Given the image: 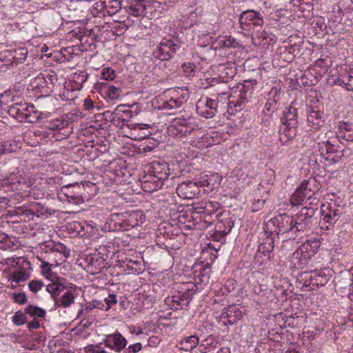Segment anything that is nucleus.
<instances>
[{
  "instance_id": "f257e3e1",
  "label": "nucleus",
  "mask_w": 353,
  "mask_h": 353,
  "mask_svg": "<svg viewBox=\"0 0 353 353\" xmlns=\"http://www.w3.org/2000/svg\"><path fill=\"white\" fill-rule=\"evenodd\" d=\"M132 117V111L126 109L125 105H121L111 113L110 119L114 125L128 129L129 138L135 141L148 139L151 134L150 125L144 123H132L128 119Z\"/></svg>"
},
{
  "instance_id": "f03ea898",
  "label": "nucleus",
  "mask_w": 353,
  "mask_h": 353,
  "mask_svg": "<svg viewBox=\"0 0 353 353\" xmlns=\"http://www.w3.org/2000/svg\"><path fill=\"white\" fill-rule=\"evenodd\" d=\"M169 168L166 163L154 161L149 165L148 174L143 176L141 188L145 192H152L160 189L168 179Z\"/></svg>"
},
{
  "instance_id": "7ed1b4c3",
  "label": "nucleus",
  "mask_w": 353,
  "mask_h": 353,
  "mask_svg": "<svg viewBox=\"0 0 353 353\" xmlns=\"http://www.w3.org/2000/svg\"><path fill=\"white\" fill-rule=\"evenodd\" d=\"M170 130L180 137L193 135L192 138L201 139L203 136V130L199 128L192 114L174 119Z\"/></svg>"
},
{
  "instance_id": "20e7f679",
  "label": "nucleus",
  "mask_w": 353,
  "mask_h": 353,
  "mask_svg": "<svg viewBox=\"0 0 353 353\" xmlns=\"http://www.w3.org/2000/svg\"><path fill=\"white\" fill-rule=\"evenodd\" d=\"M31 185L30 177L18 169L6 176L0 174V190L5 192L23 191Z\"/></svg>"
},
{
  "instance_id": "39448f33",
  "label": "nucleus",
  "mask_w": 353,
  "mask_h": 353,
  "mask_svg": "<svg viewBox=\"0 0 353 353\" xmlns=\"http://www.w3.org/2000/svg\"><path fill=\"white\" fill-rule=\"evenodd\" d=\"M297 110L290 108L281 118V125L280 126L279 141L282 145H287L293 140L297 133Z\"/></svg>"
},
{
  "instance_id": "423d86ee",
  "label": "nucleus",
  "mask_w": 353,
  "mask_h": 353,
  "mask_svg": "<svg viewBox=\"0 0 353 353\" xmlns=\"http://www.w3.org/2000/svg\"><path fill=\"white\" fill-rule=\"evenodd\" d=\"M69 121L61 116L48 123L46 126L47 131L43 132V137L46 141L54 139L55 141H61L66 139L72 133V128L69 127Z\"/></svg>"
},
{
  "instance_id": "0eeeda50",
  "label": "nucleus",
  "mask_w": 353,
  "mask_h": 353,
  "mask_svg": "<svg viewBox=\"0 0 353 353\" xmlns=\"http://www.w3.org/2000/svg\"><path fill=\"white\" fill-rule=\"evenodd\" d=\"M293 219L286 214H279L267 222L264 230L265 234H288L289 238H294V232L292 225Z\"/></svg>"
},
{
  "instance_id": "6e6552de",
  "label": "nucleus",
  "mask_w": 353,
  "mask_h": 353,
  "mask_svg": "<svg viewBox=\"0 0 353 353\" xmlns=\"http://www.w3.org/2000/svg\"><path fill=\"white\" fill-rule=\"evenodd\" d=\"M320 245V241L317 238L309 239L302 243L292 255L294 265L301 268L306 265L312 256L317 252Z\"/></svg>"
},
{
  "instance_id": "1a4fd4ad",
  "label": "nucleus",
  "mask_w": 353,
  "mask_h": 353,
  "mask_svg": "<svg viewBox=\"0 0 353 353\" xmlns=\"http://www.w3.org/2000/svg\"><path fill=\"white\" fill-rule=\"evenodd\" d=\"M8 114L20 122L34 123L41 117V113L35 107L26 102L15 103L10 105Z\"/></svg>"
},
{
  "instance_id": "9d476101",
  "label": "nucleus",
  "mask_w": 353,
  "mask_h": 353,
  "mask_svg": "<svg viewBox=\"0 0 353 353\" xmlns=\"http://www.w3.org/2000/svg\"><path fill=\"white\" fill-rule=\"evenodd\" d=\"M312 207H304L294 216H291L293 219L292 225L294 232V237L298 236V234L301 232H304L310 230L312 217L314 215L315 210Z\"/></svg>"
},
{
  "instance_id": "9b49d317",
  "label": "nucleus",
  "mask_w": 353,
  "mask_h": 353,
  "mask_svg": "<svg viewBox=\"0 0 353 353\" xmlns=\"http://www.w3.org/2000/svg\"><path fill=\"white\" fill-rule=\"evenodd\" d=\"M321 210L320 224L321 228L325 230H329L330 227H333L343 212V207L336 205L335 203H329L327 205L323 204Z\"/></svg>"
},
{
  "instance_id": "f8f14e48",
  "label": "nucleus",
  "mask_w": 353,
  "mask_h": 353,
  "mask_svg": "<svg viewBox=\"0 0 353 353\" xmlns=\"http://www.w3.org/2000/svg\"><path fill=\"white\" fill-rule=\"evenodd\" d=\"M179 48L178 44L168 39H163L159 45L153 51V55L155 58L162 61L169 60L176 52Z\"/></svg>"
},
{
  "instance_id": "ddd939ff",
  "label": "nucleus",
  "mask_w": 353,
  "mask_h": 353,
  "mask_svg": "<svg viewBox=\"0 0 353 353\" xmlns=\"http://www.w3.org/2000/svg\"><path fill=\"white\" fill-rule=\"evenodd\" d=\"M218 102L215 99L204 98L199 99L196 105L197 113L206 119L214 117L217 112Z\"/></svg>"
},
{
  "instance_id": "4468645a",
  "label": "nucleus",
  "mask_w": 353,
  "mask_h": 353,
  "mask_svg": "<svg viewBox=\"0 0 353 353\" xmlns=\"http://www.w3.org/2000/svg\"><path fill=\"white\" fill-rule=\"evenodd\" d=\"M324 148L320 150L321 156L330 163L339 162L344 156L345 150H340L339 147L332 143L330 141L323 143Z\"/></svg>"
},
{
  "instance_id": "2eb2a0df",
  "label": "nucleus",
  "mask_w": 353,
  "mask_h": 353,
  "mask_svg": "<svg viewBox=\"0 0 353 353\" xmlns=\"http://www.w3.org/2000/svg\"><path fill=\"white\" fill-rule=\"evenodd\" d=\"M300 190H301L307 197V200H312L310 204H317L319 199L316 196L319 193L320 189V185L316 183V181L314 178H310L309 179L304 180L299 186Z\"/></svg>"
},
{
  "instance_id": "dca6fc26",
  "label": "nucleus",
  "mask_w": 353,
  "mask_h": 353,
  "mask_svg": "<svg viewBox=\"0 0 353 353\" xmlns=\"http://www.w3.org/2000/svg\"><path fill=\"white\" fill-rule=\"evenodd\" d=\"M239 23L242 26L248 27H261L263 24V18L262 14L254 10H248L243 12L239 17Z\"/></svg>"
},
{
  "instance_id": "f3484780",
  "label": "nucleus",
  "mask_w": 353,
  "mask_h": 353,
  "mask_svg": "<svg viewBox=\"0 0 353 353\" xmlns=\"http://www.w3.org/2000/svg\"><path fill=\"white\" fill-rule=\"evenodd\" d=\"M168 94L170 95V99L163 101L161 106L164 110H172L179 108L182 104L187 101L188 94L183 92L180 94L178 90H169Z\"/></svg>"
},
{
  "instance_id": "a211bd4d",
  "label": "nucleus",
  "mask_w": 353,
  "mask_h": 353,
  "mask_svg": "<svg viewBox=\"0 0 353 353\" xmlns=\"http://www.w3.org/2000/svg\"><path fill=\"white\" fill-rule=\"evenodd\" d=\"M243 317V312L239 308L233 305L224 308L221 314L220 319L223 325H233Z\"/></svg>"
},
{
  "instance_id": "6ab92c4d",
  "label": "nucleus",
  "mask_w": 353,
  "mask_h": 353,
  "mask_svg": "<svg viewBox=\"0 0 353 353\" xmlns=\"http://www.w3.org/2000/svg\"><path fill=\"white\" fill-rule=\"evenodd\" d=\"M105 345L116 352L123 351L127 345V341L119 332L106 336L103 339Z\"/></svg>"
},
{
  "instance_id": "aec40b11",
  "label": "nucleus",
  "mask_w": 353,
  "mask_h": 353,
  "mask_svg": "<svg viewBox=\"0 0 353 353\" xmlns=\"http://www.w3.org/2000/svg\"><path fill=\"white\" fill-rule=\"evenodd\" d=\"M179 196L185 199H192L199 194L194 181H183L176 188Z\"/></svg>"
},
{
  "instance_id": "412c9836",
  "label": "nucleus",
  "mask_w": 353,
  "mask_h": 353,
  "mask_svg": "<svg viewBox=\"0 0 353 353\" xmlns=\"http://www.w3.org/2000/svg\"><path fill=\"white\" fill-rule=\"evenodd\" d=\"M239 41L232 36H219L212 43L211 48L214 50L229 48H237Z\"/></svg>"
},
{
  "instance_id": "4be33fe9",
  "label": "nucleus",
  "mask_w": 353,
  "mask_h": 353,
  "mask_svg": "<svg viewBox=\"0 0 353 353\" xmlns=\"http://www.w3.org/2000/svg\"><path fill=\"white\" fill-rule=\"evenodd\" d=\"M65 283L66 279L59 276L50 281V283L46 285V290L51 294L53 300L64 290Z\"/></svg>"
},
{
  "instance_id": "5701e85b",
  "label": "nucleus",
  "mask_w": 353,
  "mask_h": 353,
  "mask_svg": "<svg viewBox=\"0 0 353 353\" xmlns=\"http://www.w3.org/2000/svg\"><path fill=\"white\" fill-rule=\"evenodd\" d=\"M21 148V143L14 139H0V155L16 152Z\"/></svg>"
},
{
  "instance_id": "b1692460",
  "label": "nucleus",
  "mask_w": 353,
  "mask_h": 353,
  "mask_svg": "<svg viewBox=\"0 0 353 353\" xmlns=\"http://www.w3.org/2000/svg\"><path fill=\"white\" fill-rule=\"evenodd\" d=\"M145 5L143 0H132L126 8V11L131 16L139 17L145 14Z\"/></svg>"
},
{
  "instance_id": "393cba45",
  "label": "nucleus",
  "mask_w": 353,
  "mask_h": 353,
  "mask_svg": "<svg viewBox=\"0 0 353 353\" xmlns=\"http://www.w3.org/2000/svg\"><path fill=\"white\" fill-rule=\"evenodd\" d=\"M307 123L312 129H319L324 123L323 113L319 110H310L307 115Z\"/></svg>"
},
{
  "instance_id": "a878e982",
  "label": "nucleus",
  "mask_w": 353,
  "mask_h": 353,
  "mask_svg": "<svg viewBox=\"0 0 353 353\" xmlns=\"http://www.w3.org/2000/svg\"><path fill=\"white\" fill-rule=\"evenodd\" d=\"M75 296L74 294L70 291L63 293L60 297H54L55 308H68L74 303Z\"/></svg>"
},
{
  "instance_id": "bb28decb",
  "label": "nucleus",
  "mask_w": 353,
  "mask_h": 353,
  "mask_svg": "<svg viewBox=\"0 0 353 353\" xmlns=\"http://www.w3.org/2000/svg\"><path fill=\"white\" fill-rule=\"evenodd\" d=\"M274 235L267 234L266 237L263 239V242L259 246V252L267 256L268 259L271 258V252L274 248Z\"/></svg>"
},
{
  "instance_id": "cd10ccee",
  "label": "nucleus",
  "mask_w": 353,
  "mask_h": 353,
  "mask_svg": "<svg viewBox=\"0 0 353 353\" xmlns=\"http://www.w3.org/2000/svg\"><path fill=\"white\" fill-rule=\"evenodd\" d=\"M338 137L344 140L353 141V123L340 122L339 124Z\"/></svg>"
},
{
  "instance_id": "c85d7f7f",
  "label": "nucleus",
  "mask_w": 353,
  "mask_h": 353,
  "mask_svg": "<svg viewBox=\"0 0 353 353\" xmlns=\"http://www.w3.org/2000/svg\"><path fill=\"white\" fill-rule=\"evenodd\" d=\"M220 205L216 201H203L198 204L196 209L201 214L212 215L218 211Z\"/></svg>"
},
{
  "instance_id": "c756f323",
  "label": "nucleus",
  "mask_w": 353,
  "mask_h": 353,
  "mask_svg": "<svg viewBox=\"0 0 353 353\" xmlns=\"http://www.w3.org/2000/svg\"><path fill=\"white\" fill-rule=\"evenodd\" d=\"M236 88L239 92V94L236 105L241 107L243 103L248 101L250 98H251V94L253 92V88L243 83H241Z\"/></svg>"
},
{
  "instance_id": "7c9ffc66",
  "label": "nucleus",
  "mask_w": 353,
  "mask_h": 353,
  "mask_svg": "<svg viewBox=\"0 0 353 353\" xmlns=\"http://www.w3.org/2000/svg\"><path fill=\"white\" fill-rule=\"evenodd\" d=\"M335 82L337 85L344 86L347 90L353 91V70L345 71Z\"/></svg>"
},
{
  "instance_id": "2f4dec72",
  "label": "nucleus",
  "mask_w": 353,
  "mask_h": 353,
  "mask_svg": "<svg viewBox=\"0 0 353 353\" xmlns=\"http://www.w3.org/2000/svg\"><path fill=\"white\" fill-rule=\"evenodd\" d=\"M215 177H216V176L200 174L198 178L194 179V181L198 189L199 187H203L207 188V189H205V191H210L212 190L214 188L215 185Z\"/></svg>"
},
{
  "instance_id": "473e14b6",
  "label": "nucleus",
  "mask_w": 353,
  "mask_h": 353,
  "mask_svg": "<svg viewBox=\"0 0 353 353\" xmlns=\"http://www.w3.org/2000/svg\"><path fill=\"white\" fill-rule=\"evenodd\" d=\"M275 180V172L272 169H268L264 172L259 187L262 192L269 191V186L272 185Z\"/></svg>"
},
{
  "instance_id": "72a5a7b5",
  "label": "nucleus",
  "mask_w": 353,
  "mask_h": 353,
  "mask_svg": "<svg viewBox=\"0 0 353 353\" xmlns=\"http://www.w3.org/2000/svg\"><path fill=\"white\" fill-rule=\"evenodd\" d=\"M277 108L278 105L277 103L275 102V99H268L263 109L264 118L263 119V121L265 125L270 123L272 115Z\"/></svg>"
},
{
  "instance_id": "f704fd0d",
  "label": "nucleus",
  "mask_w": 353,
  "mask_h": 353,
  "mask_svg": "<svg viewBox=\"0 0 353 353\" xmlns=\"http://www.w3.org/2000/svg\"><path fill=\"white\" fill-rule=\"evenodd\" d=\"M105 7V13L108 15H113L119 12L121 8V2L120 0H103Z\"/></svg>"
},
{
  "instance_id": "c9c22d12",
  "label": "nucleus",
  "mask_w": 353,
  "mask_h": 353,
  "mask_svg": "<svg viewBox=\"0 0 353 353\" xmlns=\"http://www.w3.org/2000/svg\"><path fill=\"white\" fill-rule=\"evenodd\" d=\"M145 214L141 211H133L128 216V225L132 228L142 225L145 221Z\"/></svg>"
},
{
  "instance_id": "e433bc0d",
  "label": "nucleus",
  "mask_w": 353,
  "mask_h": 353,
  "mask_svg": "<svg viewBox=\"0 0 353 353\" xmlns=\"http://www.w3.org/2000/svg\"><path fill=\"white\" fill-rule=\"evenodd\" d=\"M199 338L196 335H192L183 339L181 341V349L185 351H190L195 348L199 344Z\"/></svg>"
},
{
  "instance_id": "4c0bfd02",
  "label": "nucleus",
  "mask_w": 353,
  "mask_h": 353,
  "mask_svg": "<svg viewBox=\"0 0 353 353\" xmlns=\"http://www.w3.org/2000/svg\"><path fill=\"white\" fill-rule=\"evenodd\" d=\"M216 344L217 342L216 340L212 336H210L202 341L199 349L201 353H208L210 352L211 350L216 347Z\"/></svg>"
},
{
  "instance_id": "58836bf2",
  "label": "nucleus",
  "mask_w": 353,
  "mask_h": 353,
  "mask_svg": "<svg viewBox=\"0 0 353 353\" xmlns=\"http://www.w3.org/2000/svg\"><path fill=\"white\" fill-rule=\"evenodd\" d=\"M101 91L107 94L110 99H118L120 96V90L118 88L109 85L107 83L102 85Z\"/></svg>"
},
{
  "instance_id": "ea45409f",
  "label": "nucleus",
  "mask_w": 353,
  "mask_h": 353,
  "mask_svg": "<svg viewBox=\"0 0 353 353\" xmlns=\"http://www.w3.org/2000/svg\"><path fill=\"white\" fill-rule=\"evenodd\" d=\"M24 312L26 314H28L32 317H40L43 318L46 316V312L44 309L39 307L37 306H34L32 305H28Z\"/></svg>"
},
{
  "instance_id": "a19ab883",
  "label": "nucleus",
  "mask_w": 353,
  "mask_h": 353,
  "mask_svg": "<svg viewBox=\"0 0 353 353\" xmlns=\"http://www.w3.org/2000/svg\"><path fill=\"white\" fill-rule=\"evenodd\" d=\"M15 245L14 241L7 234L0 231V249H12Z\"/></svg>"
},
{
  "instance_id": "79ce46f5",
  "label": "nucleus",
  "mask_w": 353,
  "mask_h": 353,
  "mask_svg": "<svg viewBox=\"0 0 353 353\" xmlns=\"http://www.w3.org/2000/svg\"><path fill=\"white\" fill-rule=\"evenodd\" d=\"M268 191L262 192L261 189L260 188H258L255 192L254 201L262 208L265 204L266 200L268 199Z\"/></svg>"
},
{
  "instance_id": "37998d69",
  "label": "nucleus",
  "mask_w": 353,
  "mask_h": 353,
  "mask_svg": "<svg viewBox=\"0 0 353 353\" xmlns=\"http://www.w3.org/2000/svg\"><path fill=\"white\" fill-rule=\"evenodd\" d=\"M307 197L305 196L303 192L298 188L295 192L292 195L290 202L292 205H301Z\"/></svg>"
},
{
  "instance_id": "c03bdc74",
  "label": "nucleus",
  "mask_w": 353,
  "mask_h": 353,
  "mask_svg": "<svg viewBox=\"0 0 353 353\" xmlns=\"http://www.w3.org/2000/svg\"><path fill=\"white\" fill-rule=\"evenodd\" d=\"M90 12L93 17H100L101 14L103 16L106 15L105 13V7L103 6V0H99L96 2L92 7Z\"/></svg>"
},
{
  "instance_id": "a18cd8bd",
  "label": "nucleus",
  "mask_w": 353,
  "mask_h": 353,
  "mask_svg": "<svg viewBox=\"0 0 353 353\" xmlns=\"http://www.w3.org/2000/svg\"><path fill=\"white\" fill-rule=\"evenodd\" d=\"M12 278L17 283L25 281L30 278V272L23 269L17 270L13 272Z\"/></svg>"
},
{
  "instance_id": "49530a36",
  "label": "nucleus",
  "mask_w": 353,
  "mask_h": 353,
  "mask_svg": "<svg viewBox=\"0 0 353 353\" xmlns=\"http://www.w3.org/2000/svg\"><path fill=\"white\" fill-rule=\"evenodd\" d=\"M41 268H42L43 274L48 280L52 281V280L59 277L58 275H57L55 273H54L52 272L49 263H48L46 262H43Z\"/></svg>"
},
{
  "instance_id": "de8ad7c7",
  "label": "nucleus",
  "mask_w": 353,
  "mask_h": 353,
  "mask_svg": "<svg viewBox=\"0 0 353 353\" xmlns=\"http://www.w3.org/2000/svg\"><path fill=\"white\" fill-rule=\"evenodd\" d=\"M31 84L33 87L37 88H45L46 87V80L44 77L43 73H40L35 78H34Z\"/></svg>"
},
{
  "instance_id": "09e8293b",
  "label": "nucleus",
  "mask_w": 353,
  "mask_h": 353,
  "mask_svg": "<svg viewBox=\"0 0 353 353\" xmlns=\"http://www.w3.org/2000/svg\"><path fill=\"white\" fill-rule=\"evenodd\" d=\"M65 195L69 199V201L70 199L74 202L83 201V197L81 194L79 192H74L72 190L70 187L65 188Z\"/></svg>"
},
{
  "instance_id": "8fccbe9b",
  "label": "nucleus",
  "mask_w": 353,
  "mask_h": 353,
  "mask_svg": "<svg viewBox=\"0 0 353 353\" xmlns=\"http://www.w3.org/2000/svg\"><path fill=\"white\" fill-rule=\"evenodd\" d=\"M26 321V313L20 310L16 312L12 316V322L18 326L23 325Z\"/></svg>"
},
{
  "instance_id": "3c124183",
  "label": "nucleus",
  "mask_w": 353,
  "mask_h": 353,
  "mask_svg": "<svg viewBox=\"0 0 353 353\" xmlns=\"http://www.w3.org/2000/svg\"><path fill=\"white\" fill-rule=\"evenodd\" d=\"M103 303L98 300H93L86 304L84 311L86 314L90 313L94 309H103Z\"/></svg>"
},
{
  "instance_id": "603ef678",
  "label": "nucleus",
  "mask_w": 353,
  "mask_h": 353,
  "mask_svg": "<svg viewBox=\"0 0 353 353\" xmlns=\"http://www.w3.org/2000/svg\"><path fill=\"white\" fill-rule=\"evenodd\" d=\"M85 353H109L105 350L100 345H89L84 347Z\"/></svg>"
},
{
  "instance_id": "864d4df0",
  "label": "nucleus",
  "mask_w": 353,
  "mask_h": 353,
  "mask_svg": "<svg viewBox=\"0 0 353 353\" xmlns=\"http://www.w3.org/2000/svg\"><path fill=\"white\" fill-rule=\"evenodd\" d=\"M281 88L279 86L273 87L268 93V99H275V102L281 99Z\"/></svg>"
},
{
  "instance_id": "5fc2aeb1",
  "label": "nucleus",
  "mask_w": 353,
  "mask_h": 353,
  "mask_svg": "<svg viewBox=\"0 0 353 353\" xmlns=\"http://www.w3.org/2000/svg\"><path fill=\"white\" fill-rule=\"evenodd\" d=\"M102 79L106 81L113 80L115 77L114 70L110 68H103L101 71Z\"/></svg>"
},
{
  "instance_id": "6e6d98bb",
  "label": "nucleus",
  "mask_w": 353,
  "mask_h": 353,
  "mask_svg": "<svg viewBox=\"0 0 353 353\" xmlns=\"http://www.w3.org/2000/svg\"><path fill=\"white\" fill-rule=\"evenodd\" d=\"M43 286V283L40 280H32L28 283L30 290L33 293L38 292Z\"/></svg>"
},
{
  "instance_id": "4d7b16f0",
  "label": "nucleus",
  "mask_w": 353,
  "mask_h": 353,
  "mask_svg": "<svg viewBox=\"0 0 353 353\" xmlns=\"http://www.w3.org/2000/svg\"><path fill=\"white\" fill-rule=\"evenodd\" d=\"M44 77L46 80L47 88H51V87L57 81V77L54 72L44 74Z\"/></svg>"
},
{
  "instance_id": "13d9d810",
  "label": "nucleus",
  "mask_w": 353,
  "mask_h": 353,
  "mask_svg": "<svg viewBox=\"0 0 353 353\" xmlns=\"http://www.w3.org/2000/svg\"><path fill=\"white\" fill-rule=\"evenodd\" d=\"M184 72L187 76H194L196 65L192 63H185L182 65Z\"/></svg>"
},
{
  "instance_id": "bf43d9fd",
  "label": "nucleus",
  "mask_w": 353,
  "mask_h": 353,
  "mask_svg": "<svg viewBox=\"0 0 353 353\" xmlns=\"http://www.w3.org/2000/svg\"><path fill=\"white\" fill-rule=\"evenodd\" d=\"M269 33L265 30L262 32H257L256 34V39H259V43L261 44V41L263 42V44H270V42L268 41V36Z\"/></svg>"
},
{
  "instance_id": "052dcab7",
  "label": "nucleus",
  "mask_w": 353,
  "mask_h": 353,
  "mask_svg": "<svg viewBox=\"0 0 353 353\" xmlns=\"http://www.w3.org/2000/svg\"><path fill=\"white\" fill-rule=\"evenodd\" d=\"M142 348V345L140 343H137L128 346V348L124 349L123 353H137Z\"/></svg>"
},
{
  "instance_id": "680f3d73",
  "label": "nucleus",
  "mask_w": 353,
  "mask_h": 353,
  "mask_svg": "<svg viewBox=\"0 0 353 353\" xmlns=\"http://www.w3.org/2000/svg\"><path fill=\"white\" fill-rule=\"evenodd\" d=\"M117 302V296L114 294H110L109 296L105 299V303L107 305L105 310L108 311L112 305H115Z\"/></svg>"
},
{
  "instance_id": "e2e57ef3",
  "label": "nucleus",
  "mask_w": 353,
  "mask_h": 353,
  "mask_svg": "<svg viewBox=\"0 0 353 353\" xmlns=\"http://www.w3.org/2000/svg\"><path fill=\"white\" fill-rule=\"evenodd\" d=\"M14 302L19 304H25L27 302V298L23 293H14L13 294Z\"/></svg>"
},
{
  "instance_id": "0e129e2a",
  "label": "nucleus",
  "mask_w": 353,
  "mask_h": 353,
  "mask_svg": "<svg viewBox=\"0 0 353 353\" xmlns=\"http://www.w3.org/2000/svg\"><path fill=\"white\" fill-rule=\"evenodd\" d=\"M231 96L228 91H221L217 93L216 99L215 100L219 103L222 101V100L228 99Z\"/></svg>"
},
{
  "instance_id": "69168bd1",
  "label": "nucleus",
  "mask_w": 353,
  "mask_h": 353,
  "mask_svg": "<svg viewBox=\"0 0 353 353\" xmlns=\"http://www.w3.org/2000/svg\"><path fill=\"white\" fill-rule=\"evenodd\" d=\"M266 290V287L264 285L256 284L253 287V292L256 294H260L261 292Z\"/></svg>"
},
{
  "instance_id": "338daca9",
  "label": "nucleus",
  "mask_w": 353,
  "mask_h": 353,
  "mask_svg": "<svg viewBox=\"0 0 353 353\" xmlns=\"http://www.w3.org/2000/svg\"><path fill=\"white\" fill-rule=\"evenodd\" d=\"M84 108L87 110H90L94 108V102L90 98H86L84 100Z\"/></svg>"
},
{
  "instance_id": "774afa93",
  "label": "nucleus",
  "mask_w": 353,
  "mask_h": 353,
  "mask_svg": "<svg viewBox=\"0 0 353 353\" xmlns=\"http://www.w3.org/2000/svg\"><path fill=\"white\" fill-rule=\"evenodd\" d=\"M88 74L86 72H81L79 74H77V80L81 81V84L85 82L88 79Z\"/></svg>"
}]
</instances>
